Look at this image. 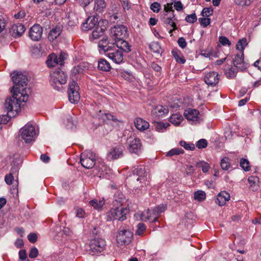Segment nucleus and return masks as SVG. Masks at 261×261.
<instances>
[{"instance_id": "bf43d9fd", "label": "nucleus", "mask_w": 261, "mask_h": 261, "mask_svg": "<svg viewBox=\"0 0 261 261\" xmlns=\"http://www.w3.org/2000/svg\"><path fill=\"white\" fill-rule=\"evenodd\" d=\"M212 12L213 11L210 8H204L201 12V15L203 17H208L212 14Z\"/></svg>"}, {"instance_id": "de8ad7c7", "label": "nucleus", "mask_w": 261, "mask_h": 261, "mask_svg": "<svg viewBox=\"0 0 261 261\" xmlns=\"http://www.w3.org/2000/svg\"><path fill=\"white\" fill-rule=\"evenodd\" d=\"M240 166L245 171H249L250 167L249 161L245 159H242L240 162Z\"/></svg>"}, {"instance_id": "4d7b16f0", "label": "nucleus", "mask_w": 261, "mask_h": 261, "mask_svg": "<svg viewBox=\"0 0 261 261\" xmlns=\"http://www.w3.org/2000/svg\"><path fill=\"white\" fill-rule=\"evenodd\" d=\"M163 13H174V10L172 9V4L168 3L164 5Z\"/></svg>"}, {"instance_id": "2eb2a0df", "label": "nucleus", "mask_w": 261, "mask_h": 261, "mask_svg": "<svg viewBox=\"0 0 261 261\" xmlns=\"http://www.w3.org/2000/svg\"><path fill=\"white\" fill-rule=\"evenodd\" d=\"M234 66L241 71H244L249 67V64L244 61V54L241 52L237 54L233 59Z\"/></svg>"}, {"instance_id": "ea45409f", "label": "nucleus", "mask_w": 261, "mask_h": 261, "mask_svg": "<svg viewBox=\"0 0 261 261\" xmlns=\"http://www.w3.org/2000/svg\"><path fill=\"white\" fill-rule=\"evenodd\" d=\"M184 151L182 149L180 148H175L171 149L170 151L167 152L166 156H172L174 155H179L183 154Z\"/></svg>"}, {"instance_id": "dca6fc26", "label": "nucleus", "mask_w": 261, "mask_h": 261, "mask_svg": "<svg viewBox=\"0 0 261 261\" xmlns=\"http://www.w3.org/2000/svg\"><path fill=\"white\" fill-rule=\"evenodd\" d=\"M108 57L116 64L123 62V54L121 50L113 47L107 54Z\"/></svg>"}, {"instance_id": "13d9d810", "label": "nucleus", "mask_w": 261, "mask_h": 261, "mask_svg": "<svg viewBox=\"0 0 261 261\" xmlns=\"http://www.w3.org/2000/svg\"><path fill=\"white\" fill-rule=\"evenodd\" d=\"M38 254V250L37 248L33 247L31 248L30 253L29 257L32 258H36Z\"/></svg>"}, {"instance_id": "cd10ccee", "label": "nucleus", "mask_w": 261, "mask_h": 261, "mask_svg": "<svg viewBox=\"0 0 261 261\" xmlns=\"http://www.w3.org/2000/svg\"><path fill=\"white\" fill-rule=\"evenodd\" d=\"M154 214L153 213V209L149 210H145L141 215V219L142 221H149L151 222H155L158 220V218L154 220Z\"/></svg>"}, {"instance_id": "8fccbe9b", "label": "nucleus", "mask_w": 261, "mask_h": 261, "mask_svg": "<svg viewBox=\"0 0 261 261\" xmlns=\"http://www.w3.org/2000/svg\"><path fill=\"white\" fill-rule=\"evenodd\" d=\"M146 229V226L142 223H139L137 225L136 234L141 235Z\"/></svg>"}, {"instance_id": "338daca9", "label": "nucleus", "mask_w": 261, "mask_h": 261, "mask_svg": "<svg viewBox=\"0 0 261 261\" xmlns=\"http://www.w3.org/2000/svg\"><path fill=\"white\" fill-rule=\"evenodd\" d=\"M174 7L177 11H180L183 9V5L181 2L178 1L175 2L174 4Z\"/></svg>"}, {"instance_id": "052dcab7", "label": "nucleus", "mask_w": 261, "mask_h": 261, "mask_svg": "<svg viewBox=\"0 0 261 261\" xmlns=\"http://www.w3.org/2000/svg\"><path fill=\"white\" fill-rule=\"evenodd\" d=\"M236 4L240 6H246L250 4V0H234Z\"/></svg>"}, {"instance_id": "423d86ee", "label": "nucleus", "mask_w": 261, "mask_h": 261, "mask_svg": "<svg viewBox=\"0 0 261 261\" xmlns=\"http://www.w3.org/2000/svg\"><path fill=\"white\" fill-rule=\"evenodd\" d=\"M106 241L101 238H96L91 240L88 249L89 254L94 256L102 252L106 248Z\"/></svg>"}, {"instance_id": "e433bc0d", "label": "nucleus", "mask_w": 261, "mask_h": 261, "mask_svg": "<svg viewBox=\"0 0 261 261\" xmlns=\"http://www.w3.org/2000/svg\"><path fill=\"white\" fill-rule=\"evenodd\" d=\"M169 126V123L163 122H157L155 124V128L159 132H164Z\"/></svg>"}, {"instance_id": "a878e982", "label": "nucleus", "mask_w": 261, "mask_h": 261, "mask_svg": "<svg viewBox=\"0 0 261 261\" xmlns=\"http://www.w3.org/2000/svg\"><path fill=\"white\" fill-rule=\"evenodd\" d=\"M229 194L226 191L221 192L217 196V201L219 205H224L227 201L230 199Z\"/></svg>"}, {"instance_id": "39448f33", "label": "nucleus", "mask_w": 261, "mask_h": 261, "mask_svg": "<svg viewBox=\"0 0 261 261\" xmlns=\"http://www.w3.org/2000/svg\"><path fill=\"white\" fill-rule=\"evenodd\" d=\"M67 74L60 69H56L50 73V83L51 86L56 89L59 90L60 87L66 83L67 81Z\"/></svg>"}, {"instance_id": "69168bd1", "label": "nucleus", "mask_w": 261, "mask_h": 261, "mask_svg": "<svg viewBox=\"0 0 261 261\" xmlns=\"http://www.w3.org/2000/svg\"><path fill=\"white\" fill-rule=\"evenodd\" d=\"M85 213L83 210L81 208H77L76 209V216L80 218H84L85 216Z\"/></svg>"}, {"instance_id": "5701e85b", "label": "nucleus", "mask_w": 261, "mask_h": 261, "mask_svg": "<svg viewBox=\"0 0 261 261\" xmlns=\"http://www.w3.org/2000/svg\"><path fill=\"white\" fill-rule=\"evenodd\" d=\"M114 43H110L107 38H103L98 43L99 50L100 52H109L113 47Z\"/></svg>"}, {"instance_id": "b1692460", "label": "nucleus", "mask_w": 261, "mask_h": 261, "mask_svg": "<svg viewBox=\"0 0 261 261\" xmlns=\"http://www.w3.org/2000/svg\"><path fill=\"white\" fill-rule=\"evenodd\" d=\"M168 113V109L163 106H158L151 112V115L155 117H161Z\"/></svg>"}, {"instance_id": "9d476101", "label": "nucleus", "mask_w": 261, "mask_h": 261, "mask_svg": "<svg viewBox=\"0 0 261 261\" xmlns=\"http://www.w3.org/2000/svg\"><path fill=\"white\" fill-rule=\"evenodd\" d=\"M79 90V86L74 81H72L69 84L68 98L71 103H75L79 101L80 96Z\"/></svg>"}, {"instance_id": "6ab92c4d", "label": "nucleus", "mask_w": 261, "mask_h": 261, "mask_svg": "<svg viewBox=\"0 0 261 261\" xmlns=\"http://www.w3.org/2000/svg\"><path fill=\"white\" fill-rule=\"evenodd\" d=\"M42 35V29L39 24H34L31 29L29 36L34 41H38Z\"/></svg>"}, {"instance_id": "e2e57ef3", "label": "nucleus", "mask_w": 261, "mask_h": 261, "mask_svg": "<svg viewBox=\"0 0 261 261\" xmlns=\"http://www.w3.org/2000/svg\"><path fill=\"white\" fill-rule=\"evenodd\" d=\"M178 45L182 48H184L187 46L186 40L183 37H180L177 40Z\"/></svg>"}, {"instance_id": "aec40b11", "label": "nucleus", "mask_w": 261, "mask_h": 261, "mask_svg": "<svg viewBox=\"0 0 261 261\" xmlns=\"http://www.w3.org/2000/svg\"><path fill=\"white\" fill-rule=\"evenodd\" d=\"M25 27L21 23H16L13 24L10 30L12 36L17 38L21 36L25 31Z\"/></svg>"}, {"instance_id": "58836bf2", "label": "nucleus", "mask_w": 261, "mask_h": 261, "mask_svg": "<svg viewBox=\"0 0 261 261\" xmlns=\"http://www.w3.org/2000/svg\"><path fill=\"white\" fill-rule=\"evenodd\" d=\"M196 166L198 168H201L203 173L207 172L210 168V165L204 161L197 162L196 163Z\"/></svg>"}, {"instance_id": "4468645a", "label": "nucleus", "mask_w": 261, "mask_h": 261, "mask_svg": "<svg viewBox=\"0 0 261 261\" xmlns=\"http://www.w3.org/2000/svg\"><path fill=\"white\" fill-rule=\"evenodd\" d=\"M124 147L119 144L113 147L108 153L107 157L109 160H116L121 158L123 155Z\"/></svg>"}, {"instance_id": "09e8293b", "label": "nucleus", "mask_w": 261, "mask_h": 261, "mask_svg": "<svg viewBox=\"0 0 261 261\" xmlns=\"http://www.w3.org/2000/svg\"><path fill=\"white\" fill-rule=\"evenodd\" d=\"M197 19V16L195 13H192L191 15H188L185 18L186 21L190 23L195 22Z\"/></svg>"}, {"instance_id": "4be33fe9", "label": "nucleus", "mask_w": 261, "mask_h": 261, "mask_svg": "<svg viewBox=\"0 0 261 261\" xmlns=\"http://www.w3.org/2000/svg\"><path fill=\"white\" fill-rule=\"evenodd\" d=\"M218 73L213 71L206 73L204 77V81L208 85H215L219 82Z\"/></svg>"}, {"instance_id": "f257e3e1", "label": "nucleus", "mask_w": 261, "mask_h": 261, "mask_svg": "<svg viewBox=\"0 0 261 261\" xmlns=\"http://www.w3.org/2000/svg\"><path fill=\"white\" fill-rule=\"evenodd\" d=\"M125 198L115 199L113 202V207L108 214V217L114 220L123 221L126 219V215L129 212L127 205L124 204Z\"/></svg>"}, {"instance_id": "9b49d317", "label": "nucleus", "mask_w": 261, "mask_h": 261, "mask_svg": "<svg viewBox=\"0 0 261 261\" xmlns=\"http://www.w3.org/2000/svg\"><path fill=\"white\" fill-rule=\"evenodd\" d=\"M65 54L61 53L59 56H57L55 54H50L47 58L46 64L48 67H53L57 65H62L64 63V61L65 59Z\"/></svg>"}, {"instance_id": "0e129e2a", "label": "nucleus", "mask_w": 261, "mask_h": 261, "mask_svg": "<svg viewBox=\"0 0 261 261\" xmlns=\"http://www.w3.org/2000/svg\"><path fill=\"white\" fill-rule=\"evenodd\" d=\"M14 180V177L11 173L7 174L5 176V180L8 185H11Z\"/></svg>"}, {"instance_id": "20e7f679", "label": "nucleus", "mask_w": 261, "mask_h": 261, "mask_svg": "<svg viewBox=\"0 0 261 261\" xmlns=\"http://www.w3.org/2000/svg\"><path fill=\"white\" fill-rule=\"evenodd\" d=\"M11 75L12 80L14 83L12 90L19 92H22L23 90L24 92L27 93L25 87L27 85L28 83L27 77L21 72H14L12 73Z\"/></svg>"}, {"instance_id": "603ef678", "label": "nucleus", "mask_w": 261, "mask_h": 261, "mask_svg": "<svg viewBox=\"0 0 261 261\" xmlns=\"http://www.w3.org/2000/svg\"><path fill=\"white\" fill-rule=\"evenodd\" d=\"M219 41L223 46L227 45L228 46L231 45V42L229 39L224 36H220L219 38Z\"/></svg>"}, {"instance_id": "2f4dec72", "label": "nucleus", "mask_w": 261, "mask_h": 261, "mask_svg": "<svg viewBox=\"0 0 261 261\" xmlns=\"http://www.w3.org/2000/svg\"><path fill=\"white\" fill-rule=\"evenodd\" d=\"M31 51L32 55L34 58H38L41 57L42 54V47L41 45L38 44L32 47Z\"/></svg>"}, {"instance_id": "c03bdc74", "label": "nucleus", "mask_w": 261, "mask_h": 261, "mask_svg": "<svg viewBox=\"0 0 261 261\" xmlns=\"http://www.w3.org/2000/svg\"><path fill=\"white\" fill-rule=\"evenodd\" d=\"M172 54L176 61L177 63L180 64H184L185 63L186 60L182 55L178 53L173 51L172 52Z\"/></svg>"}, {"instance_id": "37998d69", "label": "nucleus", "mask_w": 261, "mask_h": 261, "mask_svg": "<svg viewBox=\"0 0 261 261\" xmlns=\"http://www.w3.org/2000/svg\"><path fill=\"white\" fill-rule=\"evenodd\" d=\"M229 160L228 158H224L221 160V167L223 170H227L230 167Z\"/></svg>"}, {"instance_id": "864d4df0", "label": "nucleus", "mask_w": 261, "mask_h": 261, "mask_svg": "<svg viewBox=\"0 0 261 261\" xmlns=\"http://www.w3.org/2000/svg\"><path fill=\"white\" fill-rule=\"evenodd\" d=\"M19 258L20 261H29L27 258V255L25 250H20L19 251Z\"/></svg>"}, {"instance_id": "f704fd0d", "label": "nucleus", "mask_w": 261, "mask_h": 261, "mask_svg": "<svg viewBox=\"0 0 261 261\" xmlns=\"http://www.w3.org/2000/svg\"><path fill=\"white\" fill-rule=\"evenodd\" d=\"M61 30L60 27H57L52 29L48 35V39L49 40H53L57 38L61 34Z\"/></svg>"}, {"instance_id": "1a4fd4ad", "label": "nucleus", "mask_w": 261, "mask_h": 261, "mask_svg": "<svg viewBox=\"0 0 261 261\" xmlns=\"http://www.w3.org/2000/svg\"><path fill=\"white\" fill-rule=\"evenodd\" d=\"M133 233L129 230L123 229L118 232L116 236V241L120 245L129 244L132 240Z\"/></svg>"}, {"instance_id": "473e14b6", "label": "nucleus", "mask_w": 261, "mask_h": 261, "mask_svg": "<svg viewBox=\"0 0 261 261\" xmlns=\"http://www.w3.org/2000/svg\"><path fill=\"white\" fill-rule=\"evenodd\" d=\"M183 117L181 115L178 114H173L170 118V122L175 126H178L181 123Z\"/></svg>"}, {"instance_id": "393cba45", "label": "nucleus", "mask_w": 261, "mask_h": 261, "mask_svg": "<svg viewBox=\"0 0 261 261\" xmlns=\"http://www.w3.org/2000/svg\"><path fill=\"white\" fill-rule=\"evenodd\" d=\"M123 39L124 38H122L115 40L114 44H116L117 47V49L121 50L122 52L125 51L126 53H128L131 50L130 46L129 45L128 43Z\"/></svg>"}, {"instance_id": "49530a36", "label": "nucleus", "mask_w": 261, "mask_h": 261, "mask_svg": "<svg viewBox=\"0 0 261 261\" xmlns=\"http://www.w3.org/2000/svg\"><path fill=\"white\" fill-rule=\"evenodd\" d=\"M179 145L187 150H193L195 149V145L192 143H188L185 141H180Z\"/></svg>"}, {"instance_id": "0eeeda50", "label": "nucleus", "mask_w": 261, "mask_h": 261, "mask_svg": "<svg viewBox=\"0 0 261 261\" xmlns=\"http://www.w3.org/2000/svg\"><path fill=\"white\" fill-rule=\"evenodd\" d=\"M95 154L91 150H85L81 154L80 162L83 167L91 169L95 165Z\"/></svg>"}, {"instance_id": "a211bd4d", "label": "nucleus", "mask_w": 261, "mask_h": 261, "mask_svg": "<svg viewBox=\"0 0 261 261\" xmlns=\"http://www.w3.org/2000/svg\"><path fill=\"white\" fill-rule=\"evenodd\" d=\"M161 20L164 24H169L174 29H177L176 25L174 22L176 20L174 13H163L161 15Z\"/></svg>"}, {"instance_id": "a19ab883", "label": "nucleus", "mask_w": 261, "mask_h": 261, "mask_svg": "<svg viewBox=\"0 0 261 261\" xmlns=\"http://www.w3.org/2000/svg\"><path fill=\"white\" fill-rule=\"evenodd\" d=\"M238 72V70L234 67H231L229 68L228 69H226L225 71V75L228 78H233L234 77L237 73Z\"/></svg>"}, {"instance_id": "ddd939ff", "label": "nucleus", "mask_w": 261, "mask_h": 261, "mask_svg": "<svg viewBox=\"0 0 261 261\" xmlns=\"http://www.w3.org/2000/svg\"><path fill=\"white\" fill-rule=\"evenodd\" d=\"M184 116L188 120L192 121L193 123H199L202 120L198 110L196 109L189 108L185 110Z\"/></svg>"}, {"instance_id": "c9c22d12", "label": "nucleus", "mask_w": 261, "mask_h": 261, "mask_svg": "<svg viewBox=\"0 0 261 261\" xmlns=\"http://www.w3.org/2000/svg\"><path fill=\"white\" fill-rule=\"evenodd\" d=\"M248 45V42L247 39L243 38L242 39H240L236 44V49L241 51L242 52L245 49V47Z\"/></svg>"}, {"instance_id": "f3484780", "label": "nucleus", "mask_w": 261, "mask_h": 261, "mask_svg": "<svg viewBox=\"0 0 261 261\" xmlns=\"http://www.w3.org/2000/svg\"><path fill=\"white\" fill-rule=\"evenodd\" d=\"M141 148L142 145L139 138H132L129 141L128 149L130 152L138 154L141 151Z\"/></svg>"}, {"instance_id": "c756f323", "label": "nucleus", "mask_w": 261, "mask_h": 261, "mask_svg": "<svg viewBox=\"0 0 261 261\" xmlns=\"http://www.w3.org/2000/svg\"><path fill=\"white\" fill-rule=\"evenodd\" d=\"M94 9L97 12H102L106 7L105 0H95Z\"/></svg>"}, {"instance_id": "7ed1b4c3", "label": "nucleus", "mask_w": 261, "mask_h": 261, "mask_svg": "<svg viewBox=\"0 0 261 261\" xmlns=\"http://www.w3.org/2000/svg\"><path fill=\"white\" fill-rule=\"evenodd\" d=\"M133 173L136 176V186L137 188L142 187L148 184L149 180V175L144 166L140 165L133 167Z\"/></svg>"}, {"instance_id": "6e6552de", "label": "nucleus", "mask_w": 261, "mask_h": 261, "mask_svg": "<svg viewBox=\"0 0 261 261\" xmlns=\"http://www.w3.org/2000/svg\"><path fill=\"white\" fill-rule=\"evenodd\" d=\"M35 136V127L31 124H27L20 130V136L27 143L34 141Z\"/></svg>"}, {"instance_id": "3c124183", "label": "nucleus", "mask_w": 261, "mask_h": 261, "mask_svg": "<svg viewBox=\"0 0 261 261\" xmlns=\"http://www.w3.org/2000/svg\"><path fill=\"white\" fill-rule=\"evenodd\" d=\"M207 141L204 139L199 140L196 144V147L199 149L204 148L207 146Z\"/></svg>"}, {"instance_id": "f03ea898", "label": "nucleus", "mask_w": 261, "mask_h": 261, "mask_svg": "<svg viewBox=\"0 0 261 261\" xmlns=\"http://www.w3.org/2000/svg\"><path fill=\"white\" fill-rule=\"evenodd\" d=\"M13 94L12 97L7 98L5 102V107L8 113L13 111L18 112L20 109V103L28 100V95L27 93L22 92H17L11 90Z\"/></svg>"}, {"instance_id": "6e6d98bb", "label": "nucleus", "mask_w": 261, "mask_h": 261, "mask_svg": "<svg viewBox=\"0 0 261 261\" xmlns=\"http://www.w3.org/2000/svg\"><path fill=\"white\" fill-rule=\"evenodd\" d=\"M161 5L158 2L153 3L150 6V9L154 12L158 13L161 9Z\"/></svg>"}, {"instance_id": "f8f14e48", "label": "nucleus", "mask_w": 261, "mask_h": 261, "mask_svg": "<svg viewBox=\"0 0 261 261\" xmlns=\"http://www.w3.org/2000/svg\"><path fill=\"white\" fill-rule=\"evenodd\" d=\"M111 34L114 41L127 36V28L123 25L115 26L111 29Z\"/></svg>"}, {"instance_id": "412c9836", "label": "nucleus", "mask_w": 261, "mask_h": 261, "mask_svg": "<svg viewBox=\"0 0 261 261\" xmlns=\"http://www.w3.org/2000/svg\"><path fill=\"white\" fill-rule=\"evenodd\" d=\"M98 23V18L96 17H89L86 22L83 24L82 29L84 31H87L93 28L97 27Z\"/></svg>"}, {"instance_id": "c85d7f7f", "label": "nucleus", "mask_w": 261, "mask_h": 261, "mask_svg": "<svg viewBox=\"0 0 261 261\" xmlns=\"http://www.w3.org/2000/svg\"><path fill=\"white\" fill-rule=\"evenodd\" d=\"M98 68L102 71H109L111 69V66L106 60L101 59L98 61Z\"/></svg>"}, {"instance_id": "79ce46f5", "label": "nucleus", "mask_w": 261, "mask_h": 261, "mask_svg": "<svg viewBox=\"0 0 261 261\" xmlns=\"http://www.w3.org/2000/svg\"><path fill=\"white\" fill-rule=\"evenodd\" d=\"M150 49L155 53L160 54L162 51L160 45L158 42H152L149 45Z\"/></svg>"}, {"instance_id": "774afa93", "label": "nucleus", "mask_w": 261, "mask_h": 261, "mask_svg": "<svg viewBox=\"0 0 261 261\" xmlns=\"http://www.w3.org/2000/svg\"><path fill=\"white\" fill-rule=\"evenodd\" d=\"M25 15V13L23 11H20L17 14L14 15V17L16 19H20L23 18Z\"/></svg>"}, {"instance_id": "680f3d73", "label": "nucleus", "mask_w": 261, "mask_h": 261, "mask_svg": "<svg viewBox=\"0 0 261 261\" xmlns=\"http://www.w3.org/2000/svg\"><path fill=\"white\" fill-rule=\"evenodd\" d=\"M28 239L31 243H34L37 241V236L35 233H31L28 236Z\"/></svg>"}, {"instance_id": "7c9ffc66", "label": "nucleus", "mask_w": 261, "mask_h": 261, "mask_svg": "<svg viewBox=\"0 0 261 261\" xmlns=\"http://www.w3.org/2000/svg\"><path fill=\"white\" fill-rule=\"evenodd\" d=\"M105 201L103 199L99 200L96 199L92 200L89 202L90 204L96 210H100L105 204Z\"/></svg>"}, {"instance_id": "a18cd8bd", "label": "nucleus", "mask_w": 261, "mask_h": 261, "mask_svg": "<svg viewBox=\"0 0 261 261\" xmlns=\"http://www.w3.org/2000/svg\"><path fill=\"white\" fill-rule=\"evenodd\" d=\"M194 198L199 201H201L205 198V193L202 191H198L194 193Z\"/></svg>"}, {"instance_id": "bb28decb", "label": "nucleus", "mask_w": 261, "mask_h": 261, "mask_svg": "<svg viewBox=\"0 0 261 261\" xmlns=\"http://www.w3.org/2000/svg\"><path fill=\"white\" fill-rule=\"evenodd\" d=\"M134 124L136 127L140 131H144L149 127V123L141 118H136L134 121Z\"/></svg>"}, {"instance_id": "72a5a7b5", "label": "nucleus", "mask_w": 261, "mask_h": 261, "mask_svg": "<svg viewBox=\"0 0 261 261\" xmlns=\"http://www.w3.org/2000/svg\"><path fill=\"white\" fill-rule=\"evenodd\" d=\"M166 209V204H161L157 206L155 208L153 209V213L154 214V220L156 218H158L160 215L164 212Z\"/></svg>"}, {"instance_id": "5fc2aeb1", "label": "nucleus", "mask_w": 261, "mask_h": 261, "mask_svg": "<svg viewBox=\"0 0 261 261\" xmlns=\"http://www.w3.org/2000/svg\"><path fill=\"white\" fill-rule=\"evenodd\" d=\"M199 21L200 24L203 27H206L207 25H208L210 24V22H211L210 19L207 17L199 18Z\"/></svg>"}, {"instance_id": "4c0bfd02", "label": "nucleus", "mask_w": 261, "mask_h": 261, "mask_svg": "<svg viewBox=\"0 0 261 261\" xmlns=\"http://www.w3.org/2000/svg\"><path fill=\"white\" fill-rule=\"evenodd\" d=\"M105 29L101 27H96V28L93 31L92 35L94 39H97L99 37L102 36Z\"/></svg>"}]
</instances>
